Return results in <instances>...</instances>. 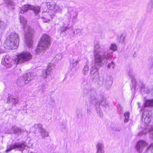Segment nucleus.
<instances>
[{
	"mask_svg": "<svg viewBox=\"0 0 153 153\" xmlns=\"http://www.w3.org/2000/svg\"><path fill=\"white\" fill-rule=\"evenodd\" d=\"M19 19L21 24L23 26L25 32V35L26 42L29 48L32 47L33 46L32 32L30 29V27L26 26L27 22L26 19L20 14H19Z\"/></svg>",
	"mask_w": 153,
	"mask_h": 153,
	"instance_id": "1",
	"label": "nucleus"
},
{
	"mask_svg": "<svg viewBox=\"0 0 153 153\" xmlns=\"http://www.w3.org/2000/svg\"><path fill=\"white\" fill-rule=\"evenodd\" d=\"M19 42L18 34L12 32L7 37L4 44V47L9 49H16L19 46Z\"/></svg>",
	"mask_w": 153,
	"mask_h": 153,
	"instance_id": "2",
	"label": "nucleus"
},
{
	"mask_svg": "<svg viewBox=\"0 0 153 153\" xmlns=\"http://www.w3.org/2000/svg\"><path fill=\"white\" fill-rule=\"evenodd\" d=\"M100 53V52L98 51H96L94 52L95 62L92 65L93 68L99 69L101 66L103 61L105 60L107 61L112 56V53H104L101 55Z\"/></svg>",
	"mask_w": 153,
	"mask_h": 153,
	"instance_id": "3",
	"label": "nucleus"
},
{
	"mask_svg": "<svg viewBox=\"0 0 153 153\" xmlns=\"http://www.w3.org/2000/svg\"><path fill=\"white\" fill-rule=\"evenodd\" d=\"M50 37L46 34H43L39 44L36 50V54H39L45 52L50 46Z\"/></svg>",
	"mask_w": 153,
	"mask_h": 153,
	"instance_id": "4",
	"label": "nucleus"
},
{
	"mask_svg": "<svg viewBox=\"0 0 153 153\" xmlns=\"http://www.w3.org/2000/svg\"><path fill=\"white\" fill-rule=\"evenodd\" d=\"M91 97L89 99L90 103L94 105L96 104L101 105L105 107H107L108 103L104 99H102L100 102H98L97 101L96 93L94 91H91Z\"/></svg>",
	"mask_w": 153,
	"mask_h": 153,
	"instance_id": "5",
	"label": "nucleus"
},
{
	"mask_svg": "<svg viewBox=\"0 0 153 153\" xmlns=\"http://www.w3.org/2000/svg\"><path fill=\"white\" fill-rule=\"evenodd\" d=\"M32 56L29 52H23L19 55L17 57V63L21 64L28 61L32 58Z\"/></svg>",
	"mask_w": 153,
	"mask_h": 153,
	"instance_id": "6",
	"label": "nucleus"
},
{
	"mask_svg": "<svg viewBox=\"0 0 153 153\" xmlns=\"http://www.w3.org/2000/svg\"><path fill=\"white\" fill-rule=\"evenodd\" d=\"M27 146L24 143H15L14 144L10 145L6 151V152L10 151L12 149H17V150L23 151Z\"/></svg>",
	"mask_w": 153,
	"mask_h": 153,
	"instance_id": "7",
	"label": "nucleus"
},
{
	"mask_svg": "<svg viewBox=\"0 0 153 153\" xmlns=\"http://www.w3.org/2000/svg\"><path fill=\"white\" fill-rule=\"evenodd\" d=\"M152 112L151 111H147L144 112L142 116V120L144 121V123L147 126L150 121Z\"/></svg>",
	"mask_w": 153,
	"mask_h": 153,
	"instance_id": "8",
	"label": "nucleus"
},
{
	"mask_svg": "<svg viewBox=\"0 0 153 153\" xmlns=\"http://www.w3.org/2000/svg\"><path fill=\"white\" fill-rule=\"evenodd\" d=\"M15 61L11 59L8 55H6L4 58L2 59L1 63L7 68H9L12 66Z\"/></svg>",
	"mask_w": 153,
	"mask_h": 153,
	"instance_id": "9",
	"label": "nucleus"
},
{
	"mask_svg": "<svg viewBox=\"0 0 153 153\" xmlns=\"http://www.w3.org/2000/svg\"><path fill=\"white\" fill-rule=\"evenodd\" d=\"M30 10L34 13V16L35 19H39L40 18L39 13L40 12L41 7L39 6L32 5L30 6Z\"/></svg>",
	"mask_w": 153,
	"mask_h": 153,
	"instance_id": "10",
	"label": "nucleus"
},
{
	"mask_svg": "<svg viewBox=\"0 0 153 153\" xmlns=\"http://www.w3.org/2000/svg\"><path fill=\"white\" fill-rule=\"evenodd\" d=\"M147 145L146 143L143 140L138 141L136 145L137 151L139 153L142 152Z\"/></svg>",
	"mask_w": 153,
	"mask_h": 153,
	"instance_id": "11",
	"label": "nucleus"
},
{
	"mask_svg": "<svg viewBox=\"0 0 153 153\" xmlns=\"http://www.w3.org/2000/svg\"><path fill=\"white\" fill-rule=\"evenodd\" d=\"M99 69L93 68L92 67L91 69V77L93 79H97L99 77L98 69Z\"/></svg>",
	"mask_w": 153,
	"mask_h": 153,
	"instance_id": "12",
	"label": "nucleus"
},
{
	"mask_svg": "<svg viewBox=\"0 0 153 153\" xmlns=\"http://www.w3.org/2000/svg\"><path fill=\"white\" fill-rule=\"evenodd\" d=\"M24 76H21L19 77L17 80V84L19 86H22L25 84L27 83V81H26Z\"/></svg>",
	"mask_w": 153,
	"mask_h": 153,
	"instance_id": "13",
	"label": "nucleus"
},
{
	"mask_svg": "<svg viewBox=\"0 0 153 153\" xmlns=\"http://www.w3.org/2000/svg\"><path fill=\"white\" fill-rule=\"evenodd\" d=\"M35 126H37L41 130L40 132L41 135L43 138L48 137L49 135L48 133L45 130L42 128V126L40 124L35 125Z\"/></svg>",
	"mask_w": 153,
	"mask_h": 153,
	"instance_id": "14",
	"label": "nucleus"
},
{
	"mask_svg": "<svg viewBox=\"0 0 153 153\" xmlns=\"http://www.w3.org/2000/svg\"><path fill=\"white\" fill-rule=\"evenodd\" d=\"M31 5L29 4H25L20 8L19 14H22L27 12L28 10H30Z\"/></svg>",
	"mask_w": 153,
	"mask_h": 153,
	"instance_id": "15",
	"label": "nucleus"
},
{
	"mask_svg": "<svg viewBox=\"0 0 153 153\" xmlns=\"http://www.w3.org/2000/svg\"><path fill=\"white\" fill-rule=\"evenodd\" d=\"M79 61V60H75L73 59L70 60V67L71 69V71L74 70L75 71L76 70V67Z\"/></svg>",
	"mask_w": 153,
	"mask_h": 153,
	"instance_id": "16",
	"label": "nucleus"
},
{
	"mask_svg": "<svg viewBox=\"0 0 153 153\" xmlns=\"http://www.w3.org/2000/svg\"><path fill=\"white\" fill-rule=\"evenodd\" d=\"M51 69V64L48 65L47 69L46 70H44L42 71V77L45 78H46L47 77V75H49L50 74Z\"/></svg>",
	"mask_w": 153,
	"mask_h": 153,
	"instance_id": "17",
	"label": "nucleus"
},
{
	"mask_svg": "<svg viewBox=\"0 0 153 153\" xmlns=\"http://www.w3.org/2000/svg\"><path fill=\"white\" fill-rule=\"evenodd\" d=\"M7 103H11L13 105L15 106L19 102V98L18 97L15 98L9 97L7 98Z\"/></svg>",
	"mask_w": 153,
	"mask_h": 153,
	"instance_id": "18",
	"label": "nucleus"
},
{
	"mask_svg": "<svg viewBox=\"0 0 153 153\" xmlns=\"http://www.w3.org/2000/svg\"><path fill=\"white\" fill-rule=\"evenodd\" d=\"M97 152L96 153H104V147L103 144L101 143H98L96 146Z\"/></svg>",
	"mask_w": 153,
	"mask_h": 153,
	"instance_id": "19",
	"label": "nucleus"
},
{
	"mask_svg": "<svg viewBox=\"0 0 153 153\" xmlns=\"http://www.w3.org/2000/svg\"><path fill=\"white\" fill-rule=\"evenodd\" d=\"M12 129L14 134H20L21 133L25 132L23 129L16 126H13Z\"/></svg>",
	"mask_w": 153,
	"mask_h": 153,
	"instance_id": "20",
	"label": "nucleus"
},
{
	"mask_svg": "<svg viewBox=\"0 0 153 153\" xmlns=\"http://www.w3.org/2000/svg\"><path fill=\"white\" fill-rule=\"evenodd\" d=\"M128 74L129 76L132 78L131 82H132V85L133 86H134V89L136 87V81L135 78L134 77V74L132 72V71L131 70H130L128 72Z\"/></svg>",
	"mask_w": 153,
	"mask_h": 153,
	"instance_id": "21",
	"label": "nucleus"
},
{
	"mask_svg": "<svg viewBox=\"0 0 153 153\" xmlns=\"http://www.w3.org/2000/svg\"><path fill=\"white\" fill-rule=\"evenodd\" d=\"M68 13L69 14V16H70V18L71 17H72L73 22L75 21V20L77 19L78 14L73 11H70L69 10L68 12Z\"/></svg>",
	"mask_w": 153,
	"mask_h": 153,
	"instance_id": "22",
	"label": "nucleus"
},
{
	"mask_svg": "<svg viewBox=\"0 0 153 153\" xmlns=\"http://www.w3.org/2000/svg\"><path fill=\"white\" fill-rule=\"evenodd\" d=\"M24 76L25 78H26L25 79H26V81H27V83L29 81L33 80L34 79V76L32 74L28 73Z\"/></svg>",
	"mask_w": 153,
	"mask_h": 153,
	"instance_id": "23",
	"label": "nucleus"
},
{
	"mask_svg": "<svg viewBox=\"0 0 153 153\" xmlns=\"http://www.w3.org/2000/svg\"><path fill=\"white\" fill-rule=\"evenodd\" d=\"M56 3L53 2H48L47 3V6L49 10L52 11L54 10Z\"/></svg>",
	"mask_w": 153,
	"mask_h": 153,
	"instance_id": "24",
	"label": "nucleus"
},
{
	"mask_svg": "<svg viewBox=\"0 0 153 153\" xmlns=\"http://www.w3.org/2000/svg\"><path fill=\"white\" fill-rule=\"evenodd\" d=\"M104 49L102 48V47H100V44L99 42H96L94 43V52L96 51H98L99 52H100L102 51Z\"/></svg>",
	"mask_w": 153,
	"mask_h": 153,
	"instance_id": "25",
	"label": "nucleus"
},
{
	"mask_svg": "<svg viewBox=\"0 0 153 153\" xmlns=\"http://www.w3.org/2000/svg\"><path fill=\"white\" fill-rule=\"evenodd\" d=\"M144 106L145 107L149 106H153V99L149 100H146L144 104Z\"/></svg>",
	"mask_w": 153,
	"mask_h": 153,
	"instance_id": "26",
	"label": "nucleus"
},
{
	"mask_svg": "<svg viewBox=\"0 0 153 153\" xmlns=\"http://www.w3.org/2000/svg\"><path fill=\"white\" fill-rule=\"evenodd\" d=\"M7 26V24L6 22L0 20V29L4 30L6 28Z\"/></svg>",
	"mask_w": 153,
	"mask_h": 153,
	"instance_id": "27",
	"label": "nucleus"
},
{
	"mask_svg": "<svg viewBox=\"0 0 153 153\" xmlns=\"http://www.w3.org/2000/svg\"><path fill=\"white\" fill-rule=\"evenodd\" d=\"M43 13L45 15L42 18L43 19H46L47 20L49 21L50 19L51 18V16L47 12H45Z\"/></svg>",
	"mask_w": 153,
	"mask_h": 153,
	"instance_id": "28",
	"label": "nucleus"
},
{
	"mask_svg": "<svg viewBox=\"0 0 153 153\" xmlns=\"http://www.w3.org/2000/svg\"><path fill=\"white\" fill-rule=\"evenodd\" d=\"M89 71V67L87 65L84 66L82 71V74L84 75H86L88 73Z\"/></svg>",
	"mask_w": 153,
	"mask_h": 153,
	"instance_id": "29",
	"label": "nucleus"
},
{
	"mask_svg": "<svg viewBox=\"0 0 153 153\" xmlns=\"http://www.w3.org/2000/svg\"><path fill=\"white\" fill-rule=\"evenodd\" d=\"M62 9V6L59 7L58 6L56 5L55 4V6L54 7V10L52 11H54L56 12H61Z\"/></svg>",
	"mask_w": 153,
	"mask_h": 153,
	"instance_id": "30",
	"label": "nucleus"
},
{
	"mask_svg": "<svg viewBox=\"0 0 153 153\" xmlns=\"http://www.w3.org/2000/svg\"><path fill=\"white\" fill-rule=\"evenodd\" d=\"M82 29H76L74 31V33L75 35L80 36L82 34Z\"/></svg>",
	"mask_w": 153,
	"mask_h": 153,
	"instance_id": "31",
	"label": "nucleus"
},
{
	"mask_svg": "<svg viewBox=\"0 0 153 153\" xmlns=\"http://www.w3.org/2000/svg\"><path fill=\"white\" fill-rule=\"evenodd\" d=\"M129 115L130 113L129 112H126L124 114V116L125 117V119L124 120V122L125 123H126L128 122Z\"/></svg>",
	"mask_w": 153,
	"mask_h": 153,
	"instance_id": "32",
	"label": "nucleus"
},
{
	"mask_svg": "<svg viewBox=\"0 0 153 153\" xmlns=\"http://www.w3.org/2000/svg\"><path fill=\"white\" fill-rule=\"evenodd\" d=\"M150 133L149 137L153 139V126H151L149 130Z\"/></svg>",
	"mask_w": 153,
	"mask_h": 153,
	"instance_id": "33",
	"label": "nucleus"
},
{
	"mask_svg": "<svg viewBox=\"0 0 153 153\" xmlns=\"http://www.w3.org/2000/svg\"><path fill=\"white\" fill-rule=\"evenodd\" d=\"M125 39V36H123V34H121L120 37L118 38V41L120 42L123 43Z\"/></svg>",
	"mask_w": 153,
	"mask_h": 153,
	"instance_id": "34",
	"label": "nucleus"
},
{
	"mask_svg": "<svg viewBox=\"0 0 153 153\" xmlns=\"http://www.w3.org/2000/svg\"><path fill=\"white\" fill-rule=\"evenodd\" d=\"M110 48L113 51H115L117 50V47L116 44H112L111 45Z\"/></svg>",
	"mask_w": 153,
	"mask_h": 153,
	"instance_id": "35",
	"label": "nucleus"
},
{
	"mask_svg": "<svg viewBox=\"0 0 153 153\" xmlns=\"http://www.w3.org/2000/svg\"><path fill=\"white\" fill-rule=\"evenodd\" d=\"M62 55L61 54L59 53L56 55L54 59L55 60L58 61L61 59L62 58Z\"/></svg>",
	"mask_w": 153,
	"mask_h": 153,
	"instance_id": "36",
	"label": "nucleus"
},
{
	"mask_svg": "<svg viewBox=\"0 0 153 153\" xmlns=\"http://www.w3.org/2000/svg\"><path fill=\"white\" fill-rule=\"evenodd\" d=\"M146 129L144 130L143 131H142L140 132H139L137 134L138 136H142L143 134H146L147 132V131L146 130Z\"/></svg>",
	"mask_w": 153,
	"mask_h": 153,
	"instance_id": "37",
	"label": "nucleus"
},
{
	"mask_svg": "<svg viewBox=\"0 0 153 153\" xmlns=\"http://www.w3.org/2000/svg\"><path fill=\"white\" fill-rule=\"evenodd\" d=\"M70 29V27H62L61 30V33H62L64 32H65L66 30H68Z\"/></svg>",
	"mask_w": 153,
	"mask_h": 153,
	"instance_id": "38",
	"label": "nucleus"
},
{
	"mask_svg": "<svg viewBox=\"0 0 153 153\" xmlns=\"http://www.w3.org/2000/svg\"><path fill=\"white\" fill-rule=\"evenodd\" d=\"M114 66L115 64L114 62L112 61L111 63H110L108 64L107 67L108 68H110L111 67H112L113 68H114Z\"/></svg>",
	"mask_w": 153,
	"mask_h": 153,
	"instance_id": "39",
	"label": "nucleus"
},
{
	"mask_svg": "<svg viewBox=\"0 0 153 153\" xmlns=\"http://www.w3.org/2000/svg\"><path fill=\"white\" fill-rule=\"evenodd\" d=\"M117 108H118V111L119 112L120 114H122L123 111L122 108L120 104H118L117 105Z\"/></svg>",
	"mask_w": 153,
	"mask_h": 153,
	"instance_id": "40",
	"label": "nucleus"
},
{
	"mask_svg": "<svg viewBox=\"0 0 153 153\" xmlns=\"http://www.w3.org/2000/svg\"><path fill=\"white\" fill-rule=\"evenodd\" d=\"M148 7L149 9L153 8V0H151V2L148 5Z\"/></svg>",
	"mask_w": 153,
	"mask_h": 153,
	"instance_id": "41",
	"label": "nucleus"
},
{
	"mask_svg": "<svg viewBox=\"0 0 153 153\" xmlns=\"http://www.w3.org/2000/svg\"><path fill=\"white\" fill-rule=\"evenodd\" d=\"M150 149H151V152L153 153V143L150 144L149 146L148 147L147 150H148Z\"/></svg>",
	"mask_w": 153,
	"mask_h": 153,
	"instance_id": "42",
	"label": "nucleus"
},
{
	"mask_svg": "<svg viewBox=\"0 0 153 153\" xmlns=\"http://www.w3.org/2000/svg\"><path fill=\"white\" fill-rule=\"evenodd\" d=\"M39 90H41V89H44L45 88V84L42 83L41 85L39 86Z\"/></svg>",
	"mask_w": 153,
	"mask_h": 153,
	"instance_id": "43",
	"label": "nucleus"
},
{
	"mask_svg": "<svg viewBox=\"0 0 153 153\" xmlns=\"http://www.w3.org/2000/svg\"><path fill=\"white\" fill-rule=\"evenodd\" d=\"M97 114L100 116L101 117H102L103 116V114L101 112L100 109H98L97 110Z\"/></svg>",
	"mask_w": 153,
	"mask_h": 153,
	"instance_id": "44",
	"label": "nucleus"
},
{
	"mask_svg": "<svg viewBox=\"0 0 153 153\" xmlns=\"http://www.w3.org/2000/svg\"><path fill=\"white\" fill-rule=\"evenodd\" d=\"M70 22V19H68L66 21V22H64V23L65 25H68L69 24Z\"/></svg>",
	"mask_w": 153,
	"mask_h": 153,
	"instance_id": "45",
	"label": "nucleus"
},
{
	"mask_svg": "<svg viewBox=\"0 0 153 153\" xmlns=\"http://www.w3.org/2000/svg\"><path fill=\"white\" fill-rule=\"evenodd\" d=\"M100 81H101V83H102L104 82V78L103 77H101V79H100Z\"/></svg>",
	"mask_w": 153,
	"mask_h": 153,
	"instance_id": "46",
	"label": "nucleus"
},
{
	"mask_svg": "<svg viewBox=\"0 0 153 153\" xmlns=\"http://www.w3.org/2000/svg\"><path fill=\"white\" fill-rule=\"evenodd\" d=\"M91 111V110L90 109H89L88 108L87 109V112L88 114H90Z\"/></svg>",
	"mask_w": 153,
	"mask_h": 153,
	"instance_id": "47",
	"label": "nucleus"
},
{
	"mask_svg": "<svg viewBox=\"0 0 153 153\" xmlns=\"http://www.w3.org/2000/svg\"><path fill=\"white\" fill-rule=\"evenodd\" d=\"M44 20H43L44 22H48L49 21L48 20H47V19H43Z\"/></svg>",
	"mask_w": 153,
	"mask_h": 153,
	"instance_id": "48",
	"label": "nucleus"
},
{
	"mask_svg": "<svg viewBox=\"0 0 153 153\" xmlns=\"http://www.w3.org/2000/svg\"><path fill=\"white\" fill-rule=\"evenodd\" d=\"M137 104H138V107H139V108H140V102H137Z\"/></svg>",
	"mask_w": 153,
	"mask_h": 153,
	"instance_id": "49",
	"label": "nucleus"
},
{
	"mask_svg": "<svg viewBox=\"0 0 153 153\" xmlns=\"http://www.w3.org/2000/svg\"><path fill=\"white\" fill-rule=\"evenodd\" d=\"M1 36H0V45H1Z\"/></svg>",
	"mask_w": 153,
	"mask_h": 153,
	"instance_id": "50",
	"label": "nucleus"
},
{
	"mask_svg": "<svg viewBox=\"0 0 153 153\" xmlns=\"http://www.w3.org/2000/svg\"><path fill=\"white\" fill-rule=\"evenodd\" d=\"M120 129H119V128H118V130H116V131H120Z\"/></svg>",
	"mask_w": 153,
	"mask_h": 153,
	"instance_id": "51",
	"label": "nucleus"
},
{
	"mask_svg": "<svg viewBox=\"0 0 153 153\" xmlns=\"http://www.w3.org/2000/svg\"><path fill=\"white\" fill-rule=\"evenodd\" d=\"M142 88H143V87H141V89H142Z\"/></svg>",
	"mask_w": 153,
	"mask_h": 153,
	"instance_id": "52",
	"label": "nucleus"
},
{
	"mask_svg": "<svg viewBox=\"0 0 153 153\" xmlns=\"http://www.w3.org/2000/svg\"><path fill=\"white\" fill-rule=\"evenodd\" d=\"M110 82H111V81H110Z\"/></svg>",
	"mask_w": 153,
	"mask_h": 153,
	"instance_id": "53",
	"label": "nucleus"
}]
</instances>
